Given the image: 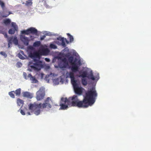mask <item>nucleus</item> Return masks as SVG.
Instances as JSON below:
<instances>
[{
  "label": "nucleus",
  "mask_w": 151,
  "mask_h": 151,
  "mask_svg": "<svg viewBox=\"0 0 151 151\" xmlns=\"http://www.w3.org/2000/svg\"><path fill=\"white\" fill-rule=\"evenodd\" d=\"M83 101H80L76 95H73L67 99V98H62L60 104V109H67L72 106H76L79 108L85 107V96H83Z\"/></svg>",
  "instance_id": "obj_4"
},
{
  "label": "nucleus",
  "mask_w": 151,
  "mask_h": 151,
  "mask_svg": "<svg viewBox=\"0 0 151 151\" xmlns=\"http://www.w3.org/2000/svg\"><path fill=\"white\" fill-rule=\"evenodd\" d=\"M20 113L22 114V115H24L25 114V112L22 109H21L20 110Z\"/></svg>",
  "instance_id": "obj_36"
},
{
  "label": "nucleus",
  "mask_w": 151,
  "mask_h": 151,
  "mask_svg": "<svg viewBox=\"0 0 151 151\" xmlns=\"http://www.w3.org/2000/svg\"><path fill=\"white\" fill-rule=\"evenodd\" d=\"M45 36H46L45 35H43L42 37H41L40 40H43L45 38V37H46Z\"/></svg>",
  "instance_id": "obj_39"
},
{
  "label": "nucleus",
  "mask_w": 151,
  "mask_h": 151,
  "mask_svg": "<svg viewBox=\"0 0 151 151\" xmlns=\"http://www.w3.org/2000/svg\"><path fill=\"white\" fill-rule=\"evenodd\" d=\"M33 0H28L26 1L25 4V5L27 6H31L32 4V2Z\"/></svg>",
  "instance_id": "obj_21"
},
{
  "label": "nucleus",
  "mask_w": 151,
  "mask_h": 151,
  "mask_svg": "<svg viewBox=\"0 0 151 151\" xmlns=\"http://www.w3.org/2000/svg\"><path fill=\"white\" fill-rule=\"evenodd\" d=\"M22 4H25V3L24 2H23L22 3Z\"/></svg>",
  "instance_id": "obj_45"
},
{
  "label": "nucleus",
  "mask_w": 151,
  "mask_h": 151,
  "mask_svg": "<svg viewBox=\"0 0 151 151\" xmlns=\"http://www.w3.org/2000/svg\"><path fill=\"white\" fill-rule=\"evenodd\" d=\"M17 29H15L14 28H11L9 29V33L10 34H13L15 33V31L17 30Z\"/></svg>",
  "instance_id": "obj_23"
},
{
  "label": "nucleus",
  "mask_w": 151,
  "mask_h": 151,
  "mask_svg": "<svg viewBox=\"0 0 151 151\" xmlns=\"http://www.w3.org/2000/svg\"><path fill=\"white\" fill-rule=\"evenodd\" d=\"M79 77H82V83L83 85L85 86V71H83L82 73L80 72Z\"/></svg>",
  "instance_id": "obj_13"
},
{
  "label": "nucleus",
  "mask_w": 151,
  "mask_h": 151,
  "mask_svg": "<svg viewBox=\"0 0 151 151\" xmlns=\"http://www.w3.org/2000/svg\"><path fill=\"white\" fill-rule=\"evenodd\" d=\"M64 50H67V51H68V48H65Z\"/></svg>",
  "instance_id": "obj_41"
},
{
  "label": "nucleus",
  "mask_w": 151,
  "mask_h": 151,
  "mask_svg": "<svg viewBox=\"0 0 151 151\" xmlns=\"http://www.w3.org/2000/svg\"><path fill=\"white\" fill-rule=\"evenodd\" d=\"M45 60L47 62H49L50 61V60L49 58H45Z\"/></svg>",
  "instance_id": "obj_38"
},
{
  "label": "nucleus",
  "mask_w": 151,
  "mask_h": 151,
  "mask_svg": "<svg viewBox=\"0 0 151 151\" xmlns=\"http://www.w3.org/2000/svg\"><path fill=\"white\" fill-rule=\"evenodd\" d=\"M37 30L35 28L31 27L27 30H24L21 31V35H28L30 33L37 34Z\"/></svg>",
  "instance_id": "obj_7"
},
{
  "label": "nucleus",
  "mask_w": 151,
  "mask_h": 151,
  "mask_svg": "<svg viewBox=\"0 0 151 151\" xmlns=\"http://www.w3.org/2000/svg\"><path fill=\"white\" fill-rule=\"evenodd\" d=\"M0 55L3 56L4 58H6L7 56V55L5 52L4 51H1L0 52Z\"/></svg>",
  "instance_id": "obj_28"
},
{
  "label": "nucleus",
  "mask_w": 151,
  "mask_h": 151,
  "mask_svg": "<svg viewBox=\"0 0 151 151\" xmlns=\"http://www.w3.org/2000/svg\"><path fill=\"white\" fill-rule=\"evenodd\" d=\"M29 109L31 111H33L34 114L37 116L40 114L41 111L40 109L42 106L41 103L38 104L36 103L30 104L29 105Z\"/></svg>",
  "instance_id": "obj_5"
},
{
  "label": "nucleus",
  "mask_w": 151,
  "mask_h": 151,
  "mask_svg": "<svg viewBox=\"0 0 151 151\" xmlns=\"http://www.w3.org/2000/svg\"><path fill=\"white\" fill-rule=\"evenodd\" d=\"M17 105L19 106H20L21 105H22L23 102L22 100L19 99H18L17 100Z\"/></svg>",
  "instance_id": "obj_19"
},
{
  "label": "nucleus",
  "mask_w": 151,
  "mask_h": 151,
  "mask_svg": "<svg viewBox=\"0 0 151 151\" xmlns=\"http://www.w3.org/2000/svg\"><path fill=\"white\" fill-rule=\"evenodd\" d=\"M27 52L29 56L32 58L35 62L32 63V62H29L28 64L29 66L35 70H40L43 66L42 62L40 60L41 56L49 52V50L44 48L42 46H41L38 52L35 51L32 47L30 46L27 47Z\"/></svg>",
  "instance_id": "obj_3"
},
{
  "label": "nucleus",
  "mask_w": 151,
  "mask_h": 151,
  "mask_svg": "<svg viewBox=\"0 0 151 151\" xmlns=\"http://www.w3.org/2000/svg\"><path fill=\"white\" fill-rule=\"evenodd\" d=\"M50 101H51L49 98H47L46 100L42 105L43 108H46L47 106H48L50 108H51V106L49 103L50 102Z\"/></svg>",
  "instance_id": "obj_12"
},
{
  "label": "nucleus",
  "mask_w": 151,
  "mask_h": 151,
  "mask_svg": "<svg viewBox=\"0 0 151 151\" xmlns=\"http://www.w3.org/2000/svg\"><path fill=\"white\" fill-rule=\"evenodd\" d=\"M68 65V62L65 58L60 60L58 63L59 67L62 69L66 68Z\"/></svg>",
  "instance_id": "obj_8"
},
{
  "label": "nucleus",
  "mask_w": 151,
  "mask_h": 151,
  "mask_svg": "<svg viewBox=\"0 0 151 151\" xmlns=\"http://www.w3.org/2000/svg\"><path fill=\"white\" fill-rule=\"evenodd\" d=\"M54 42H55V43H56L58 45H60L61 42L60 41H55Z\"/></svg>",
  "instance_id": "obj_35"
},
{
  "label": "nucleus",
  "mask_w": 151,
  "mask_h": 151,
  "mask_svg": "<svg viewBox=\"0 0 151 151\" xmlns=\"http://www.w3.org/2000/svg\"><path fill=\"white\" fill-rule=\"evenodd\" d=\"M43 34L45 35H48L50 36L53 35V34L52 33L47 31H44L43 32Z\"/></svg>",
  "instance_id": "obj_25"
},
{
  "label": "nucleus",
  "mask_w": 151,
  "mask_h": 151,
  "mask_svg": "<svg viewBox=\"0 0 151 151\" xmlns=\"http://www.w3.org/2000/svg\"><path fill=\"white\" fill-rule=\"evenodd\" d=\"M23 96L29 99H31L33 97L32 94L28 92H24L22 93Z\"/></svg>",
  "instance_id": "obj_16"
},
{
  "label": "nucleus",
  "mask_w": 151,
  "mask_h": 151,
  "mask_svg": "<svg viewBox=\"0 0 151 151\" xmlns=\"http://www.w3.org/2000/svg\"><path fill=\"white\" fill-rule=\"evenodd\" d=\"M68 61L72 66V71L67 72L66 77L70 78L75 93L80 95L82 93L83 88L79 85L78 81L75 79L74 73L78 71L79 67L81 65V62L78 58H76L74 59L72 56L68 57Z\"/></svg>",
  "instance_id": "obj_2"
},
{
  "label": "nucleus",
  "mask_w": 151,
  "mask_h": 151,
  "mask_svg": "<svg viewBox=\"0 0 151 151\" xmlns=\"http://www.w3.org/2000/svg\"><path fill=\"white\" fill-rule=\"evenodd\" d=\"M56 75L53 73H51L50 74L47 75L45 76V80L47 81L48 83H49V79H48L49 77H51L52 76H56Z\"/></svg>",
  "instance_id": "obj_17"
},
{
  "label": "nucleus",
  "mask_w": 151,
  "mask_h": 151,
  "mask_svg": "<svg viewBox=\"0 0 151 151\" xmlns=\"http://www.w3.org/2000/svg\"><path fill=\"white\" fill-rule=\"evenodd\" d=\"M4 36L5 37H6V38L8 37V35H7V34L6 33H5L4 35Z\"/></svg>",
  "instance_id": "obj_40"
},
{
  "label": "nucleus",
  "mask_w": 151,
  "mask_h": 151,
  "mask_svg": "<svg viewBox=\"0 0 151 151\" xmlns=\"http://www.w3.org/2000/svg\"><path fill=\"white\" fill-rule=\"evenodd\" d=\"M67 34L69 37L70 42H72L73 41L74 39L73 36L69 33H68Z\"/></svg>",
  "instance_id": "obj_29"
},
{
  "label": "nucleus",
  "mask_w": 151,
  "mask_h": 151,
  "mask_svg": "<svg viewBox=\"0 0 151 151\" xmlns=\"http://www.w3.org/2000/svg\"><path fill=\"white\" fill-rule=\"evenodd\" d=\"M64 80L62 77H60L57 78L53 79L52 81L54 85H58L63 84Z\"/></svg>",
  "instance_id": "obj_11"
},
{
  "label": "nucleus",
  "mask_w": 151,
  "mask_h": 151,
  "mask_svg": "<svg viewBox=\"0 0 151 151\" xmlns=\"http://www.w3.org/2000/svg\"><path fill=\"white\" fill-rule=\"evenodd\" d=\"M14 91H11L9 93V95L11 97L14 98Z\"/></svg>",
  "instance_id": "obj_24"
},
{
  "label": "nucleus",
  "mask_w": 151,
  "mask_h": 151,
  "mask_svg": "<svg viewBox=\"0 0 151 151\" xmlns=\"http://www.w3.org/2000/svg\"><path fill=\"white\" fill-rule=\"evenodd\" d=\"M57 40H58L60 41L61 42L60 45H61L64 47H65L66 46L65 41H66V40H65L63 38H62L60 37H58L57 38Z\"/></svg>",
  "instance_id": "obj_15"
},
{
  "label": "nucleus",
  "mask_w": 151,
  "mask_h": 151,
  "mask_svg": "<svg viewBox=\"0 0 151 151\" xmlns=\"http://www.w3.org/2000/svg\"><path fill=\"white\" fill-rule=\"evenodd\" d=\"M2 1L1 0H0V3H1V2H2Z\"/></svg>",
  "instance_id": "obj_46"
},
{
  "label": "nucleus",
  "mask_w": 151,
  "mask_h": 151,
  "mask_svg": "<svg viewBox=\"0 0 151 151\" xmlns=\"http://www.w3.org/2000/svg\"><path fill=\"white\" fill-rule=\"evenodd\" d=\"M99 78V73L94 75L90 68L86 67V108L92 106L96 101L98 94L95 86Z\"/></svg>",
  "instance_id": "obj_1"
},
{
  "label": "nucleus",
  "mask_w": 151,
  "mask_h": 151,
  "mask_svg": "<svg viewBox=\"0 0 151 151\" xmlns=\"http://www.w3.org/2000/svg\"><path fill=\"white\" fill-rule=\"evenodd\" d=\"M28 77L30 79L32 83H36L38 82V81L35 78L32 76L31 74H28Z\"/></svg>",
  "instance_id": "obj_14"
},
{
  "label": "nucleus",
  "mask_w": 151,
  "mask_h": 151,
  "mask_svg": "<svg viewBox=\"0 0 151 151\" xmlns=\"http://www.w3.org/2000/svg\"><path fill=\"white\" fill-rule=\"evenodd\" d=\"M27 113L28 115H31L30 113L29 112H27Z\"/></svg>",
  "instance_id": "obj_42"
},
{
  "label": "nucleus",
  "mask_w": 151,
  "mask_h": 151,
  "mask_svg": "<svg viewBox=\"0 0 151 151\" xmlns=\"http://www.w3.org/2000/svg\"><path fill=\"white\" fill-rule=\"evenodd\" d=\"M55 42L51 43L50 45V47L51 49H56L57 48V46L54 44Z\"/></svg>",
  "instance_id": "obj_18"
},
{
  "label": "nucleus",
  "mask_w": 151,
  "mask_h": 151,
  "mask_svg": "<svg viewBox=\"0 0 151 151\" xmlns=\"http://www.w3.org/2000/svg\"><path fill=\"white\" fill-rule=\"evenodd\" d=\"M11 20L9 19H7L4 20V23L6 25L9 24Z\"/></svg>",
  "instance_id": "obj_26"
},
{
  "label": "nucleus",
  "mask_w": 151,
  "mask_h": 151,
  "mask_svg": "<svg viewBox=\"0 0 151 151\" xmlns=\"http://www.w3.org/2000/svg\"><path fill=\"white\" fill-rule=\"evenodd\" d=\"M40 44L41 43L40 41H37L34 43L33 45L35 47H38L40 45Z\"/></svg>",
  "instance_id": "obj_22"
},
{
  "label": "nucleus",
  "mask_w": 151,
  "mask_h": 151,
  "mask_svg": "<svg viewBox=\"0 0 151 151\" xmlns=\"http://www.w3.org/2000/svg\"><path fill=\"white\" fill-rule=\"evenodd\" d=\"M8 45L9 47H10V45L12 44V42H13L16 45H17L18 44V41L16 36H15L14 37L12 36L8 37Z\"/></svg>",
  "instance_id": "obj_9"
},
{
  "label": "nucleus",
  "mask_w": 151,
  "mask_h": 151,
  "mask_svg": "<svg viewBox=\"0 0 151 151\" xmlns=\"http://www.w3.org/2000/svg\"><path fill=\"white\" fill-rule=\"evenodd\" d=\"M0 5L2 8H3L5 6L4 3L3 2H2L1 3H0Z\"/></svg>",
  "instance_id": "obj_34"
},
{
  "label": "nucleus",
  "mask_w": 151,
  "mask_h": 151,
  "mask_svg": "<svg viewBox=\"0 0 151 151\" xmlns=\"http://www.w3.org/2000/svg\"><path fill=\"white\" fill-rule=\"evenodd\" d=\"M23 76L24 77V78L26 79L27 80L28 79H29V77H28V75L27 76V74L26 73H25L24 72H23Z\"/></svg>",
  "instance_id": "obj_30"
},
{
  "label": "nucleus",
  "mask_w": 151,
  "mask_h": 151,
  "mask_svg": "<svg viewBox=\"0 0 151 151\" xmlns=\"http://www.w3.org/2000/svg\"><path fill=\"white\" fill-rule=\"evenodd\" d=\"M44 75V74L42 73H39V77L41 79H42L43 78V76Z\"/></svg>",
  "instance_id": "obj_31"
},
{
  "label": "nucleus",
  "mask_w": 151,
  "mask_h": 151,
  "mask_svg": "<svg viewBox=\"0 0 151 151\" xmlns=\"http://www.w3.org/2000/svg\"><path fill=\"white\" fill-rule=\"evenodd\" d=\"M12 26L13 27V28L15 29H17L18 27L15 23L12 22Z\"/></svg>",
  "instance_id": "obj_27"
},
{
  "label": "nucleus",
  "mask_w": 151,
  "mask_h": 151,
  "mask_svg": "<svg viewBox=\"0 0 151 151\" xmlns=\"http://www.w3.org/2000/svg\"><path fill=\"white\" fill-rule=\"evenodd\" d=\"M18 56L19 58L23 60L24 59V58L20 53L18 54Z\"/></svg>",
  "instance_id": "obj_32"
},
{
  "label": "nucleus",
  "mask_w": 151,
  "mask_h": 151,
  "mask_svg": "<svg viewBox=\"0 0 151 151\" xmlns=\"http://www.w3.org/2000/svg\"><path fill=\"white\" fill-rule=\"evenodd\" d=\"M31 38V39H33L34 38V37H32V36H30Z\"/></svg>",
  "instance_id": "obj_43"
},
{
  "label": "nucleus",
  "mask_w": 151,
  "mask_h": 151,
  "mask_svg": "<svg viewBox=\"0 0 151 151\" xmlns=\"http://www.w3.org/2000/svg\"><path fill=\"white\" fill-rule=\"evenodd\" d=\"M20 38L21 40L23 42L25 45L26 46L28 45L29 39L28 37L23 35H21L20 36Z\"/></svg>",
  "instance_id": "obj_10"
},
{
  "label": "nucleus",
  "mask_w": 151,
  "mask_h": 151,
  "mask_svg": "<svg viewBox=\"0 0 151 151\" xmlns=\"http://www.w3.org/2000/svg\"><path fill=\"white\" fill-rule=\"evenodd\" d=\"M28 70H29L30 71H31V70H29V69H28Z\"/></svg>",
  "instance_id": "obj_47"
},
{
  "label": "nucleus",
  "mask_w": 151,
  "mask_h": 151,
  "mask_svg": "<svg viewBox=\"0 0 151 151\" xmlns=\"http://www.w3.org/2000/svg\"><path fill=\"white\" fill-rule=\"evenodd\" d=\"M21 89L20 88L17 89L15 91L14 93L16 94L17 96H19L21 93Z\"/></svg>",
  "instance_id": "obj_20"
},
{
  "label": "nucleus",
  "mask_w": 151,
  "mask_h": 151,
  "mask_svg": "<svg viewBox=\"0 0 151 151\" xmlns=\"http://www.w3.org/2000/svg\"><path fill=\"white\" fill-rule=\"evenodd\" d=\"M12 14L11 12H9V14H6V15H2V16L3 17H4V18L6 17L7 16H8L9 14Z\"/></svg>",
  "instance_id": "obj_33"
},
{
  "label": "nucleus",
  "mask_w": 151,
  "mask_h": 151,
  "mask_svg": "<svg viewBox=\"0 0 151 151\" xmlns=\"http://www.w3.org/2000/svg\"><path fill=\"white\" fill-rule=\"evenodd\" d=\"M4 14V13H3V14H2V15H6V14Z\"/></svg>",
  "instance_id": "obj_44"
},
{
  "label": "nucleus",
  "mask_w": 151,
  "mask_h": 151,
  "mask_svg": "<svg viewBox=\"0 0 151 151\" xmlns=\"http://www.w3.org/2000/svg\"><path fill=\"white\" fill-rule=\"evenodd\" d=\"M17 65L18 66V67H20L22 66V64L20 63H17Z\"/></svg>",
  "instance_id": "obj_37"
},
{
  "label": "nucleus",
  "mask_w": 151,
  "mask_h": 151,
  "mask_svg": "<svg viewBox=\"0 0 151 151\" xmlns=\"http://www.w3.org/2000/svg\"><path fill=\"white\" fill-rule=\"evenodd\" d=\"M45 95V88L43 87H41L36 93L37 100L38 101H40L42 99L44 98Z\"/></svg>",
  "instance_id": "obj_6"
}]
</instances>
